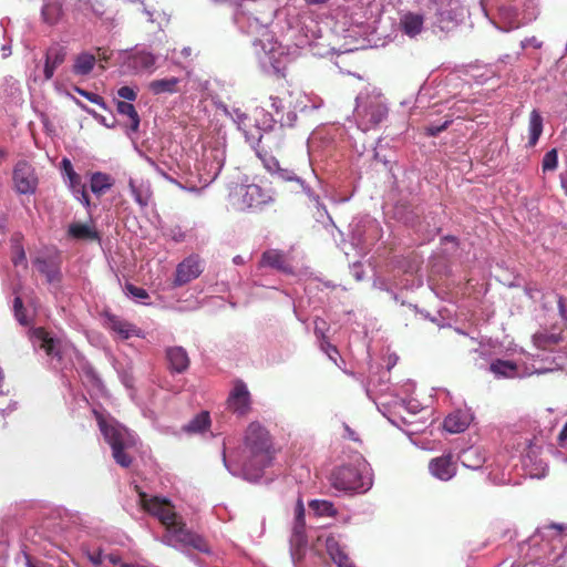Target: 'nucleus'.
<instances>
[{
	"instance_id": "f257e3e1",
	"label": "nucleus",
	"mask_w": 567,
	"mask_h": 567,
	"mask_svg": "<svg viewBox=\"0 0 567 567\" xmlns=\"http://www.w3.org/2000/svg\"><path fill=\"white\" fill-rule=\"evenodd\" d=\"M93 414L105 441L112 449L115 461H132L135 458L138 439L128 429L117 422H107L102 413L93 410Z\"/></svg>"
},
{
	"instance_id": "f03ea898",
	"label": "nucleus",
	"mask_w": 567,
	"mask_h": 567,
	"mask_svg": "<svg viewBox=\"0 0 567 567\" xmlns=\"http://www.w3.org/2000/svg\"><path fill=\"white\" fill-rule=\"evenodd\" d=\"M359 467L355 463L338 466L331 474L330 481L336 489L364 493L372 486V474L368 464Z\"/></svg>"
},
{
	"instance_id": "7ed1b4c3",
	"label": "nucleus",
	"mask_w": 567,
	"mask_h": 567,
	"mask_svg": "<svg viewBox=\"0 0 567 567\" xmlns=\"http://www.w3.org/2000/svg\"><path fill=\"white\" fill-rule=\"evenodd\" d=\"M163 543L177 549H194L199 553L209 554L210 546L199 534L187 528L181 518L163 536Z\"/></svg>"
},
{
	"instance_id": "20e7f679",
	"label": "nucleus",
	"mask_w": 567,
	"mask_h": 567,
	"mask_svg": "<svg viewBox=\"0 0 567 567\" xmlns=\"http://www.w3.org/2000/svg\"><path fill=\"white\" fill-rule=\"evenodd\" d=\"M138 496L141 507L150 515L156 517L165 526L166 532L182 518L169 499L159 496H148L142 491L138 492Z\"/></svg>"
},
{
	"instance_id": "39448f33",
	"label": "nucleus",
	"mask_w": 567,
	"mask_h": 567,
	"mask_svg": "<svg viewBox=\"0 0 567 567\" xmlns=\"http://www.w3.org/2000/svg\"><path fill=\"white\" fill-rule=\"evenodd\" d=\"M244 444L254 456L268 455L272 450L271 435L258 421L248 424L245 431Z\"/></svg>"
},
{
	"instance_id": "423d86ee",
	"label": "nucleus",
	"mask_w": 567,
	"mask_h": 567,
	"mask_svg": "<svg viewBox=\"0 0 567 567\" xmlns=\"http://www.w3.org/2000/svg\"><path fill=\"white\" fill-rule=\"evenodd\" d=\"M227 409L238 416L247 415L251 410V395L243 380H235L226 401Z\"/></svg>"
},
{
	"instance_id": "0eeeda50",
	"label": "nucleus",
	"mask_w": 567,
	"mask_h": 567,
	"mask_svg": "<svg viewBox=\"0 0 567 567\" xmlns=\"http://www.w3.org/2000/svg\"><path fill=\"white\" fill-rule=\"evenodd\" d=\"M203 271L204 266L202 258L196 254L189 255L176 266L173 284L175 287L185 286L198 278Z\"/></svg>"
},
{
	"instance_id": "6e6552de",
	"label": "nucleus",
	"mask_w": 567,
	"mask_h": 567,
	"mask_svg": "<svg viewBox=\"0 0 567 567\" xmlns=\"http://www.w3.org/2000/svg\"><path fill=\"white\" fill-rule=\"evenodd\" d=\"M13 184L19 194H33L38 186L34 168L25 161H19L13 168Z\"/></svg>"
},
{
	"instance_id": "1a4fd4ad",
	"label": "nucleus",
	"mask_w": 567,
	"mask_h": 567,
	"mask_svg": "<svg viewBox=\"0 0 567 567\" xmlns=\"http://www.w3.org/2000/svg\"><path fill=\"white\" fill-rule=\"evenodd\" d=\"M239 195L243 208H259L274 200L272 195L269 192L264 190L256 184L240 186Z\"/></svg>"
},
{
	"instance_id": "9d476101",
	"label": "nucleus",
	"mask_w": 567,
	"mask_h": 567,
	"mask_svg": "<svg viewBox=\"0 0 567 567\" xmlns=\"http://www.w3.org/2000/svg\"><path fill=\"white\" fill-rule=\"evenodd\" d=\"M265 464L266 463H225V466L234 476L241 477L250 483H256L264 477Z\"/></svg>"
},
{
	"instance_id": "9b49d317",
	"label": "nucleus",
	"mask_w": 567,
	"mask_h": 567,
	"mask_svg": "<svg viewBox=\"0 0 567 567\" xmlns=\"http://www.w3.org/2000/svg\"><path fill=\"white\" fill-rule=\"evenodd\" d=\"M167 368L172 373H184L190 363L189 357L183 347H168L165 351Z\"/></svg>"
},
{
	"instance_id": "f8f14e48",
	"label": "nucleus",
	"mask_w": 567,
	"mask_h": 567,
	"mask_svg": "<svg viewBox=\"0 0 567 567\" xmlns=\"http://www.w3.org/2000/svg\"><path fill=\"white\" fill-rule=\"evenodd\" d=\"M259 266L269 267L281 272H292V267L289 264L286 254L278 249H268L264 251Z\"/></svg>"
},
{
	"instance_id": "ddd939ff",
	"label": "nucleus",
	"mask_w": 567,
	"mask_h": 567,
	"mask_svg": "<svg viewBox=\"0 0 567 567\" xmlns=\"http://www.w3.org/2000/svg\"><path fill=\"white\" fill-rule=\"evenodd\" d=\"M156 58L146 51H135L127 55L124 65L132 73H140L154 66Z\"/></svg>"
},
{
	"instance_id": "4468645a",
	"label": "nucleus",
	"mask_w": 567,
	"mask_h": 567,
	"mask_svg": "<svg viewBox=\"0 0 567 567\" xmlns=\"http://www.w3.org/2000/svg\"><path fill=\"white\" fill-rule=\"evenodd\" d=\"M307 544L308 538L306 535V525L293 524L290 537V554L293 560H300L303 558Z\"/></svg>"
},
{
	"instance_id": "2eb2a0df",
	"label": "nucleus",
	"mask_w": 567,
	"mask_h": 567,
	"mask_svg": "<svg viewBox=\"0 0 567 567\" xmlns=\"http://www.w3.org/2000/svg\"><path fill=\"white\" fill-rule=\"evenodd\" d=\"M66 56V51L62 45L54 44L47 50L44 63L45 80L52 79L55 69L61 65Z\"/></svg>"
},
{
	"instance_id": "dca6fc26",
	"label": "nucleus",
	"mask_w": 567,
	"mask_h": 567,
	"mask_svg": "<svg viewBox=\"0 0 567 567\" xmlns=\"http://www.w3.org/2000/svg\"><path fill=\"white\" fill-rule=\"evenodd\" d=\"M105 318L107 328L117 333L122 339H130L133 336H140L141 330L135 324L111 313H106Z\"/></svg>"
},
{
	"instance_id": "f3484780",
	"label": "nucleus",
	"mask_w": 567,
	"mask_h": 567,
	"mask_svg": "<svg viewBox=\"0 0 567 567\" xmlns=\"http://www.w3.org/2000/svg\"><path fill=\"white\" fill-rule=\"evenodd\" d=\"M37 270L47 278L49 284H60L62 275L59 265L49 258L38 257L34 260Z\"/></svg>"
},
{
	"instance_id": "a211bd4d",
	"label": "nucleus",
	"mask_w": 567,
	"mask_h": 567,
	"mask_svg": "<svg viewBox=\"0 0 567 567\" xmlns=\"http://www.w3.org/2000/svg\"><path fill=\"white\" fill-rule=\"evenodd\" d=\"M424 17L414 12H406L400 19V28L404 34L413 38L423 30Z\"/></svg>"
},
{
	"instance_id": "6ab92c4d",
	"label": "nucleus",
	"mask_w": 567,
	"mask_h": 567,
	"mask_svg": "<svg viewBox=\"0 0 567 567\" xmlns=\"http://www.w3.org/2000/svg\"><path fill=\"white\" fill-rule=\"evenodd\" d=\"M63 17L62 3L59 0H44L41 9L42 21L48 25L58 24Z\"/></svg>"
},
{
	"instance_id": "aec40b11",
	"label": "nucleus",
	"mask_w": 567,
	"mask_h": 567,
	"mask_svg": "<svg viewBox=\"0 0 567 567\" xmlns=\"http://www.w3.org/2000/svg\"><path fill=\"white\" fill-rule=\"evenodd\" d=\"M212 425L210 414L208 411H202L196 414L182 430L187 434H202L209 430Z\"/></svg>"
},
{
	"instance_id": "412c9836",
	"label": "nucleus",
	"mask_w": 567,
	"mask_h": 567,
	"mask_svg": "<svg viewBox=\"0 0 567 567\" xmlns=\"http://www.w3.org/2000/svg\"><path fill=\"white\" fill-rule=\"evenodd\" d=\"M33 338L40 342V348L43 349L48 355L61 357L59 350H56L58 340L52 338L44 328H35L33 330Z\"/></svg>"
},
{
	"instance_id": "4be33fe9",
	"label": "nucleus",
	"mask_w": 567,
	"mask_h": 567,
	"mask_svg": "<svg viewBox=\"0 0 567 567\" xmlns=\"http://www.w3.org/2000/svg\"><path fill=\"white\" fill-rule=\"evenodd\" d=\"M68 235L78 240H99V233L86 224L73 223L69 226Z\"/></svg>"
},
{
	"instance_id": "5701e85b",
	"label": "nucleus",
	"mask_w": 567,
	"mask_h": 567,
	"mask_svg": "<svg viewBox=\"0 0 567 567\" xmlns=\"http://www.w3.org/2000/svg\"><path fill=\"white\" fill-rule=\"evenodd\" d=\"M113 185L114 179L109 174L96 172L91 176L90 188L97 196L104 195Z\"/></svg>"
},
{
	"instance_id": "b1692460",
	"label": "nucleus",
	"mask_w": 567,
	"mask_h": 567,
	"mask_svg": "<svg viewBox=\"0 0 567 567\" xmlns=\"http://www.w3.org/2000/svg\"><path fill=\"white\" fill-rule=\"evenodd\" d=\"M468 424V419L464 413L454 412L445 417L443 427L450 433H462Z\"/></svg>"
},
{
	"instance_id": "393cba45",
	"label": "nucleus",
	"mask_w": 567,
	"mask_h": 567,
	"mask_svg": "<svg viewBox=\"0 0 567 567\" xmlns=\"http://www.w3.org/2000/svg\"><path fill=\"white\" fill-rule=\"evenodd\" d=\"M178 83H179V79L175 78V76H172L168 79H159V80H154V81L150 82L148 89L155 95L163 94V93L173 94L178 91V87H177Z\"/></svg>"
},
{
	"instance_id": "a878e982",
	"label": "nucleus",
	"mask_w": 567,
	"mask_h": 567,
	"mask_svg": "<svg viewBox=\"0 0 567 567\" xmlns=\"http://www.w3.org/2000/svg\"><path fill=\"white\" fill-rule=\"evenodd\" d=\"M528 132L527 145L534 147L543 133V117L536 110H533L529 114Z\"/></svg>"
},
{
	"instance_id": "bb28decb",
	"label": "nucleus",
	"mask_w": 567,
	"mask_h": 567,
	"mask_svg": "<svg viewBox=\"0 0 567 567\" xmlns=\"http://www.w3.org/2000/svg\"><path fill=\"white\" fill-rule=\"evenodd\" d=\"M95 63L96 56L94 54L83 52L75 58L72 71L76 75H87L93 70Z\"/></svg>"
},
{
	"instance_id": "cd10ccee",
	"label": "nucleus",
	"mask_w": 567,
	"mask_h": 567,
	"mask_svg": "<svg viewBox=\"0 0 567 567\" xmlns=\"http://www.w3.org/2000/svg\"><path fill=\"white\" fill-rule=\"evenodd\" d=\"M116 110H117L118 114L128 117L130 123L127 125H128L130 130L132 132H137L138 127H140L141 120H140V115H138L135 106L130 102L118 101L116 103Z\"/></svg>"
},
{
	"instance_id": "c85d7f7f",
	"label": "nucleus",
	"mask_w": 567,
	"mask_h": 567,
	"mask_svg": "<svg viewBox=\"0 0 567 567\" xmlns=\"http://www.w3.org/2000/svg\"><path fill=\"white\" fill-rule=\"evenodd\" d=\"M565 530L566 525L550 523L538 527L537 533L540 535L542 539H548L551 542L557 540L561 543Z\"/></svg>"
},
{
	"instance_id": "c756f323",
	"label": "nucleus",
	"mask_w": 567,
	"mask_h": 567,
	"mask_svg": "<svg viewBox=\"0 0 567 567\" xmlns=\"http://www.w3.org/2000/svg\"><path fill=\"white\" fill-rule=\"evenodd\" d=\"M386 113L385 105L379 101H373L363 107V115L374 125L379 124L386 116Z\"/></svg>"
},
{
	"instance_id": "7c9ffc66",
	"label": "nucleus",
	"mask_w": 567,
	"mask_h": 567,
	"mask_svg": "<svg viewBox=\"0 0 567 567\" xmlns=\"http://www.w3.org/2000/svg\"><path fill=\"white\" fill-rule=\"evenodd\" d=\"M489 370L496 377L514 378L517 374V365L513 361L495 360L491 363Z\"/></svg>"
},
{
	"instance_id": "2f4dec72",
	"label": "nucleus",
	"mask_w": 567,
	"mask_h": 567,
	"mask_svg": "<svg viewBox=\"0 0 567 567\" xmlns=\"http://www.w3.org/2000/svg\"><path fill=\"white\" fill-rule=\"evenodd\" d=\"M456 463H430V472L435 477L447 481L456 473Z\"/></svg>"
},
{
	"instance_id": "473e14b6",
	"label": "nucleus",
	"mask_w": 567,
	"mask_h": 567,
	"mask_svg": "<svg viewBox=\"0 0 567 567\" xmlns=\"http://www.w3.org/2000/svg\"><path fill=\"white\" fill-rule=\"evenodd\" d=\"M309 507L318 516L334 517L338 514L333 503L326 499H313L309 503Z\"/></svg>"
},
{
	"instance_id": "72a5a7b5",
	"label": "nucleus",
	"mask_w": 567,
	"mask_h": 567,
	"mask_svg": "<svg viewBox=\"0 0 567 567\" xmlns=\"http://www.w3.org/2000/svg\"><path fill=\"white\" fill-rule=\"evenodd\" d=\"M69 179V186L72 189L73 193L80 195V200L82 204L86 207L90 206V197L86 192L85 185L82 183L81 176L76 173L73 176L68 177Z\"/></svg>"
},
{
	"instance_id": "f704fd0d",
	"label": "nucleus",
	"mask_w": 567,
	"mask_h": 567,
	"mask_svg": "<svg viewBox=\"0 0 567 567\" xmlns=\"http://www.w3.org/2000/svg\"><path fill=\"white\" fill-rule=\"evenodd\" d=\"M522 471L532 478H542L546 476L548 468L546 463H522Z\"/></svg>"
},
{
	"instance_id": "c9c22d12",
	"label": "nucleus",
	"mask_w": 567,
	"mask_h": 567,
	"mask_svg": "<svg viewBox=\"0 0 567 567\" xmlns=\"http://www.w3.org/2000/svg\"><path fill=\"white\" fill-rule=\"evenodd\" d=\"M558 165V153L557 150L553 148L548 151L542 162V168L544 172L546 171H554L557 168Z\"/></svg>"
},
{
	"instance_id": "e433bc0d",
	"label": "nucleus",
	"mask_w": 567,
	"mask_h": 567,
	"mask_svg": "<svg viewBox=\"0 0 567 567\" xmlns=\"http://www.w3.org/2000/svg\"><path fill=\"white\" fill-rule=\"evenodd\" d=\"M128 186H130L131 193H132L135 202L141 207H146L148 205L150 195L148 194H143V192L138 187H136V185H135L133 179H130Z\"/></svg>"
},
{
	"instance_id": "4c0bfd02",
	"label": "nucleus",
	"mask_w": 567,
	"mask_h": 567,
	"mask_svg": "<svg viewBox=\"0 0 567 567\" xmlns=\"http://www.w3.org/2000/svg\"><path fill=\"white\" fill-rule=\"evenodd\" d=\"M74 91L76 93H79L80 95L84 96L85 99H87L90 102L99 105L103 110H107L106 103H105L104 99L101 95L92 93V92H89V91L83 90V89H81L79 86H74Z\"/></svg>"
},
{
	"instance_id": "58836bf2",
	"label": "nucleus",
	"mask_w": 567,
	"mask_h": 567,
	"mask_svg": "<svg viewBox=\"0 0 567 567\" xmlns=\"http://www.w3.org/2000/svg\"><path fill=\"white\" fill-rule=\"evenodd\" d=\"M165 236L175 243H183L186 239V231L179 225H173L165 230Z\"/></svg>"
},
{
	"instance_id": "ea45409f",
	"label": "nucleus",
	"mask_w": 567,
	"mask_h": 567,
	"mask_svg": "<svg viewBox=\"0 0 567 567\" xmlns=\"http://www.w3.org/2000/svg\"><path fill=\"white\" fill-rule=\"evenodd\" d=\"M13 309H14V316L17 320L21 324H27V318H25V309L23 307V301L20 297H16L13 300Z\"/></svg>"
},
{
	"instance_id": "a19ab883",
	"label": "nucleus",
	"mask_w": 567,
	"mask_h": 567,
	"mask_svg": "<svg viewBox=\"0 0 567 567\" xmlns=\"http://www.w3.org/2000/svg\"><path fill=\"white\" fill-rule=\"evenodd\" d=\"M451 123H452V120H446L445 122H443L440 125L431 124L425 127L426 135L427 136H436L441 132L445 131Z\"/></svg>"
},
{
	"instance_id": "79ce46f5",
	"label": "nucleus",
	"mask_w": 567,
	"mask_h": 567,
	"mask_svg": "<svg viewBox=\"0 0 567 567\" xmlns=\"http://www.w3.org/2000/svg\"><path fill=\"white\" fill-rule=\"evenodd\" d=\"M125 288H126V291L134 298H138V299L148 298V293L144 288L134 286L132 284H127Z\"/></svg>"
},
{
	"instance_id": "37998d69",
	"label": "nucleus",
	"mask_w": 567,
	"mask_h": 567,
	"mask_svg": "<svg viewBox=\"0 0 567 567\" xmlns=\"http://www.w3.org/2000/svg\"><path fill=\"white\" fill-rule=\"evenodd\" d=\"M326 548L330 557L337 555L342 550L337 539L332 536L326 539Z\"/></svg>"
},
{
	"instance_id": "c03bdc74",
	"label": "nucleus",
	"mask_w": 567,
	"mask_h": 567,
	"mask_svg": "<svg viewBox=\"0 0 567 567\" xmlns=\"http://www.w3.org/2000/svg\"><path fill=\"white\" fill-rule=\"evenodd\" d=\"M331 559L339 566V567H352V563L348 555L341 550L337 555L332 556Z\"/></svg>"
},
{
	"instance_id": "a18cd8bd",
	"label": "nucleus",
	"mask_w": 567,
	"mask_h": 567,
	"mask_svg": "<svg viewBox=\"0 0 567 567\" xmlns=\"http://www.w3.org/2000/svg\"><path fill=\"white\" fill-rule=\"evenodd\" d=\"M117 95L126 101H135L137 97L136 92L131 86H122L117 90Z\"/></svg>"
},
{
	"instance_id": "49530a36",
	"label": "nucleus",
	"mask_w": 567,
	"mask_h": 567,
	"mask_svg": "<svg viewBox=\"0 0 567 567\" xmlns=\"http://www.w3.org/2000/svg\"><path fill=\"white\" fill-rule=\"evenodd\" d=\"M557 446L561 449H567V422L564 424L563 429L557 435Z\"/></svg>"
},
{
	"instance_id": "de8ad7c7",
	"label": "nucleus",
	"mask_w": 567,
	"mask_h": 567,
	"mask_svg": "<svg viewBox=\"0 0 567 567\" xmlns=\"http://www.w3.org/2000/svg\"><path fill=\"white\" fill-rule=\"evenodd\" d=\"M293 524L306 525V522H305V508H303V504H302L301 501H299L298 504H297L296 517H295V523Z\"/></svg>"
},
{
	"instance_id": "09e8293b",
	"label": "nucleus",
	"mask_w": 567,
	"mask_h": 567,
	"mask_svg": "<svg viewBox=\"0 0 567 567\" xmlns=\"http://www.w3.org/2000/svg\"><path fill=\"white\" fill-rule=\"evenodd\" d=\"M343 429H344V437L346 439L359 444L360 446L362 445L361 440L359 439L357 433L349 425L344 424Z\"/></svg>"
},
{
	"instance_id": "8fccbe9b",
	"label": "nucleus",
	"mask_w": 567,
	"mask_h": 567,
	"mask_svg": "<svg viewBox=\"0 0 567 567\" xmlns=\"http://www.w3.org/2000/svg\"><path fill=\"white\" fill-rule=\"evenodd\" d=\"M61 167H62L63 174L66 177H70V176H73L76 174V172L73 169V165L69 158L62 159Z\"/></svg>"
},
{
	"instance_id": "3c124183",
	"label": "nucleus",
	"mask_w": 567,
	"mask_h": 567,
	"mask_svg": "<svg viewBox=\"0 0 567 567\" xmlns=\"http://www.w3.org/2000/svg\"><path fill=\"white\" fill-rule=\"evenodd\" d=\"M322 348L324 349V351L327 352L328 357L336 361V358L334 355L336 354H339V351L337 349V347H334L333 344H331L330 342L326 341L324 340V343H322Z\"/></svg>"
},
{
	"instance_id": "603ef678",
	"label": "nucleus",
	"mask_w": 567,
	"mask_h": 567,
	"mask_svg": "<svg viewBox=\"0 0 567 567\" xmlns=\"http://www.w3.org/2000/svg\"><path fill=\"white\" fill-rule=\"evenodd\" d=\"M558 309H559V313L563 317V319L567 321V299L566 298L559 297Z\"/></svg>"
},
{
	"instance_id": "864d4df0",
	"label": "nucleus",
	"mask_w": 567,
	"mask_h": 567,
	"mask_svg": "<svg viewBox=\"0 0 567 567\" xmlns=\"http://www.w3.org/2000/svg\"><path fill=\"white\" fill-rule=\"evenodd\" d=\"M105 559L113 565V567H118L120 564L122 563V559L120 557V555L115 554V553H110L105 556Z\"/></svg>"
},
{
	"instance_id": "5fc2aeb1",
	"label": "nucleus",
	"mask_w": 567,
	"mask_h": 567,
	"mask_svg": "<svg viewBox=\"0 0 567 567\" xmlns=\"http://www.w3.org/2000/svg\"><path fill=\"white\" fill-rule=\"evenodd\" d=\"M96 52H97V55H95L96 60L99 59L102 61H107L110 59V54H107L106 50H104L102 48H97Z\"/></svg>"
},
{
	"instance_id": "6e6d98bb",
	"label": "nucleus",
	"mask_w": 567,
	"mask_h": 567,
	"mask_svg": "<svg viewBox=\"0 0 567 567\" xmlns=\"http://www.w3.org/2000/svg\"><path fill=\"white\" fill-rule=\"evenodd\" d=\"M25 259V252L23 248H20L18 257L13 259L14 265H18L20 261Z\"/></svg>"
},
{
	"instance_id": "4d7b16f0",
	"label": "nucleus",
	"mask_w": 567,
	"mask_h": 567,
	"mask_svg": "<svg viewBox=\"0 0 567 567\" xmlns=\"http://www.w3.org/2000/svg\"><path fill=\"white\" fill-rule=\"evenodd\" d=\"M75 103L82 109L84 110L85 112L92 114L93 116H96V113L91 111L86 105H84L82 102H80L79 100H75Z\"/></svg>"
},
{
	"instance_id": "13d9d810",
	"label": "nucleus",
	"mask_w": 567,
	"mask_h": 567,
	"mask_svg": "<svg viewBox=\"0 0 567 567\" xmlns=\"http://www.w3.org/2000/svg\"><path fill=\"white\" fill-rule=\"evenodd\" d=\"M266 167L268 171H274V169L278 168V162L272 158L271 162L266 163Z\"/></svg>"
},
{
	"instance_id": "bf43d9fd",
	"label": "nucleus",
	"mask_w": 567,
	"mask_h": 567,
	"mask_svg": "<svg viewBox=\"0 0 567 567\" xmlns=\"http://www.w3.org/2000/svg\"><path fill=\"white\" fill-rule=\"evenodd\" d=\"M308 6L324 4L329 0H303Z\"/></svg>"
},
{
	"instance_id": "052dcab7",
	"label": "nucleus",
	"mask_w": 567,
	"mask_h": 567,
	"mask_svg": "<svg viewBox=\"0 0 567 567\" xmlns=\"http://www.w3.org/2000/svg\"><path fill=\"white\" fill-rule=\"evenodd\" d=\"M192 52H193V50H192V48H189V47H185V48L182 50V54H183L185 58L190 56V55H192Z\"/></svg>"
},
{
	"instance_id": "680f3d73",
	"label": "nucleus",
	"mask_w": 567,
	"mask_h": 567,
	"mask_svg": "<svg viewBox=\"0 0 567 567\" xmlns=\"http://www.w3.org/2000/svg\"><path fill=\"white\" fill-rule=\"evenodd\" d=\"M431 461H435V462H439V461H451V456H440V457H434L432 458Z\"/></svg>"
},
{
	"instance_id": "e2e57ef3",
	"label": "nucleus",
	"mask_w": 567,
	"mask_h": 567,
	"mask_svg": "<svg viewBox=\"0 0 567 567\" xmlns=\"http://www.w3.org/2000/svg\"><path fill=\"white\" fill-rule=\"evenodd\" d=\"M7 157V152L4 150H1L0 148V164L2 163V161H4Z\"/></svg>"
},
{
	"instance_id": "0e129e2a",
	"label": "nucleus",
	"mask_w": 567,
	"mask_h": 567,
	"mask_svg": "<svg viewBox=\"0 0 567 567\" xmlns=\"http://www.w3.org/2000/svg\"><path fill=\"white\" fill-rule=\"evenodd\" d=\"M234 262H235V264H237V265H238V264H241V262H243L241 257H240V256H236V257L234 258Z\"/></svg>"
},
{
	"instance_id": "69168bd1",
	"label": "nucleus",
	"mask_w": 567,
	"mask_h": 567,
	"mask_svg": "<svg viewBox=\"0 0 567 567\" xmlns=\"http://www.w3.org/2000/svg\"><path fill=\"white\" fill-rule=\"evenodd\" d=\"M118 567H134V566L131 564L121 563Z\"/></svg>"
},
{
	"instance_id": "338daca9",
	"label": "nucleus",
	"mask_w": 567,
	"mask_h": 567,
	"mask_svg": "<svg viewBox=\"0 0 567 567\" xmlns=\"http://www.w3.org/2000/svg\"><path fill=\"white\" fill-rule=\"evenodd\" d=\"M27 567H35V566L30 560H28Z\"/></svg>"
},
{
	"instance_id": "774afa93",
	"label": "nucleus",
	"mask_w": 567,
	"mask_h": 567,
	"mask_svg": "<svg viewBox=\"0 0 567 567\" xmlns=\"http://www.w3.org/2000/svg\"><path fill=\"white\" fill-rule=\"evenodd\" d=\"M131 463H126V462H123L121 463V465H123L124 467H127Z\"/></svg>"
}]
</instances>
